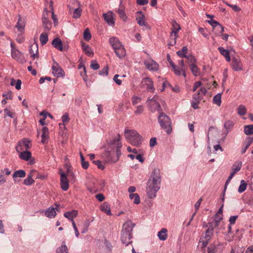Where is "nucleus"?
Listing matches in <instances>:
<instances>
[{"mask_svg":"<svg viewBox=\"0 0 253 253\" xmlns=\"http://www.w3.org/2000/svg\"><path fill=\"white\" fill-rule=\"evenodd\" d=\"M62 121L63 122V125H64L65 123H68L69 121V117L67 113H65L61 118Z\"/></svg>","mask_w":253,"mask_h":253,"instance_id":"59","label":"nucleus"},{"mask_svg":"<svg viewBox=\"0 0 253 253\" xmlns=\"http://www.w3.org/2000/svg\"><path fill=\"white\" fill-rule=\"evenodd\" d=\"M187 59V63L189 65V67L194 64H195L196 63V59L194 56L192 55H187L185 57Z\"/></svg>","mask_w":253,"mask_h":253,"instance_id":"41","label":"nucleus"},{"mask_svg":"<svg viewBox=\"0 0 253 253\" xmlns=\"http://www.w3.org/2000/svg\"><path fill=\"white\" fill-rule=\"evenodd\" d=\"M167 229L166 228H162L160 231L158 233V236L160 240L165 241L167 239Z\"/></svg>","mask_w":253,"mask_h":253,"instance_id":"34","label":"nucleus"},{"mask_svg":"<svg viewBox=\"0 0 253 253\" xmlns=\"http://www.w3.org/2000/svg\"><path fill=\"white\" fill-rule=\"evenodd\" d=\"M188 49L187 46H183L181 50L177 51V55L181 58H185L187 56L186 54L187 52Z\"/></svg>","mask_w":253,"mask_h":253,"instance_id":"39","label":"nucleus"},{"mask_svg":"<svg viewBox=\"0 0 253 253\" xmlns=\"http://www.w3.org/2000/svg\"><path fill=\"white\" fill-rule=\"evenodd\" d=\"M175 24L176 25V26L177 27V28L175 27V28H177L176 30L175 31H172L171 32V37H173V34H174V38H173V42L172 43H170L169 44V46H173V45H174L176 43V36H177V33L180 29V26L178 24H177L176 23H175Z\"/></svg>","mask_w":253,"mask_h":253,"instance_id":"36","label":"nucleus"},{"mask_svg":"<svg viewBox=\"0 0 253 253\" xmlns=\"http://www.w3.org/2000/svg\"><path fill=\"white\" fill-rule=\"evenodd\" d=\"M205 226L207 227L208 229L206 231L205 235L203 236V238L205 240L210 241L211 240V237L213 235V223H208Z\"/></svg>","mask_w":253,"mask_h":253,"instance_id":"11","label":"nucleus"},{"mask_svg":"<svg viewBox=\"0 0 253 253\" xmlns=\"http://www.w3.org/2000/svg\"><path fill=\"white\" fill-rule=\"evenodd\" d=\"M58 205L55 208L49 207L44 212L45 215L48 218H54L56 215V211H58Z\"/></svg>","mask_w":253,"mask_h":253,"instance_id":"15","label":"nucleus"},{"mask_svg":"<svg viewBox=\"0 0 253 253\" xmlns=\"http://www.w3.org/2000/svg\"><path fill=\"white\" fill-rule=\"evenodd\" d=\"M48 35L46 33H42L40 36V41L42 45L45 44L48 42Z\"/></svg>","mask_w":253,"mask_h":253,"instance_id":"37","label":"nucleus"},{"mask_svg":"<svg viewBox=\"0 0 253 253\" xmlns=\"http://www.w3.org/2000/svg\"><path fill=\"white\" fill-rule=\"evenodd\" d=\"M42 143H46L48 139V128L44 126L42 129Z\"/></svg>","mask_w":253,"mask_h":253,"instance_id":"27","label":"nucleus"},{"mask_svg":"<svg viewBox=\"0 0 253 253\" xmlns=\"http://www.w3.org/2000/svg\"><path fill=\"white\" fill-rule=\"evenodd\" d=\"M19 153V157L20 159L24 161H28L32 158V154L29 151L27 150H23L21 151Z\"/></svg>","mask_w":253,"mask_h":253,"instance_id":"24","label":"nucleus"},{"mask_svg":"<svg viewBox=\"0 0 253 253\" xmlns=\"http://www.w3.org/2000/svg\"><path fill=\"white\" fill-rule=\"evenodd\" d=\"M122 143H118L117 145V148L116 149V152L114 151H109L106 150L102 154V157L107 163H115L117 162L121 155L120 148L122 147Z\"/></svg>","mask_w":253,"mask_h":253,"instance_id":"3","label":"nucleus"},{"mask_svg":"<svg viewBox=\"0 0 253 253\" xmlns=\"http://www.w3.org/2000/svg\"><path fill=\"white\" fill-rule=\"evenodd\" d=\"M36 173H37V171L36 170H31L29 174L28 175L27 177L24 180L23 184L27 186H29L33 184L35 181L32 177Z\"/></svg>","mask_w":253,"mask_h":253,"instance_id":"19","label":"nucleus"},{"mask_svg":"<svg viewBox=\"0 0 253 253\" xmlns=\"http://www.w3.org/2000/svg\"><path fill=\"white\" fill-rule=\"evenodd\" d=\"M60 186L61 189L66 191L69 189V181L67 177V175L62 172L60 174Z\"/></svg>","mask_w":253,"mask_h":253,"instance_id":"14","label":"nucleus"},{"mask_svg":"<svg viewBox=\"0 0 253 253\" xmlns=\"http://www.w3.org/2000/svg\"><path fill=\"white\" fill-rule=\"evenodd\" d=\"M120 139L121 136L119 134H118L116 137H115L110 141L109 144L111 146L116 145V147H117L118 144L121 143V142H120ZM117 148H116V149Z\"/></svg>","mask_w":253,"mask_h":253,"instance_id":"43","label":"nucleus"},{"mask_svg":"<svg viewBox=\"0 0 253 253\" xmlns=\"http://www.w3.org/2000/svg\"><path fill=\"white\" fill-rule=\"evenodd\" d=\"M167 58L168 62H169V64L172 68L173 71L174 72L175 74L177 76H180L181 75V72L179 69H178V67L176 65L174 64L172 60L170 58V56L169 54H168L167 55Z\"/></svg>","mask_w":253,"mask_h":253,"instance_id":"23","label":"nucleus"},{"mask_svg":"<svg viewBox=\"0 0 253 253\" xmlns=\"http://www.w3.org/2000/svg\"><path fill=\"white\" fill-rule=\"evenodd\" d=\"M177 67L178 68V69H179L180 70V71L181 72V75L182 74V75L184 77H186V73H185V71L187 69V67L185 66V65H180V67Z\"/></svg>","mask_w":253,"mask_h":253,"instance_id":"55","label":"nucleus"},{"mask_svg":"<svg viewBox=\"0 0 253 253\" xmlns=\"http://www.w3.org/2000/svg\"><path fill=\"white\" fill-rule=\"evenodd\" d=\"M90 67L94 70H98L99 67H100V66L97 63V61L96 60H93L91 62V65H90Z\"/></svg>","mask_w":253,"mask_h":253,"instance_id":"56","label":"nucleus"},{"mask_svg":"<svg viewBox=\"0 0 253 253\" xmlns=\"http://www.w3.org/2000/svg\"><path fill=\"white\" fill-rule=\"evenodd\" d=\"M109 42L114 50L123 46L120 41L116 37L111 38Z\"/></svg>","mask_w":253,"mask_h":253,"instance_id":"22","label":"nucleus"},{"mask_svg":"<svg viewBox=\"0 0 253 253\" xmlns=\"http://www.w3.org/2000/svg\"><path fill=\"white\" fill-rule=\"evenodd\" d=\"M192 99L193 100L200 101L202 98L200 96V91H198L197 93L194 94Z\"/></svg>","mask_w":253,"mask_h":253,"instance_id":"62","label":"nucleus"},{"mask_svg":"<svg viewBox=\"0 0 253 253\" xmlns=\"http://www.w3.org/2000/svg\"><path fill=\"white\" fill-rule=\"evenodd\" d=\"M141 100V98L136 96H133L132 97V103L133 105H135L139 103Z\"/></svg>","mask_w":253,"mask_h":253,"instance_id":"57","label":"nucleus"},{"mask_svg":"<svg viewBox=\"0 0 253 253\" xmlns=\"http://www.w3.org/2000/svg\"><path fill=\"white\" fill-rule=\"evenodd\" d=\"M11 56L12 57L16 60L19 63L21 64H23L26 62V59L24 57L23 53H22L18 50H12L11 51Z\"/></svg>","mask_w":253,"mask_h":253,"instance_id":"12","label":"nucleus"},{"mask_svg":"<svg viewBox=\"0 0 253 253\" xmlns=\"http://www.w3.org/2000/svg\"><path fill=\"white\" fill-rule=\"evenodd\" d=\"M218 49L221 54L224 56L227 61L229 62L231 61V58L229 54V52L228 50L225 49L224 48L222 47H219L218 48Z\"/></svg>","mask_w":253,"mask_h":253,"instance_id":"29","label":"nucleus"},{"mask_svg":"<svg viewBox=\"0 0 253 253\" xmlns=\"http://www.w3.org/2000/svg\"><path fill=\"white\" fill-rule=\"evenodd\" d=\"M226 4L229 7H231L232 9L236 12H238L241 10V8L239 7H238L237 5H232L229 4L228 3H226Z\"/></svg>","mask_w":253,"mask_h":253,"instance_id":"61","label":"nucleus"},{"mask_svg":"<svg viewBox=\"0 0 253 253\" xmlns=\"http://www.w3.org/2000/svg\"><path fill=\"white\" fill-rule=\"evenodd\" d=\"M25 26V23L24 21H22L21 20V17L20 15H19V20L18 22L17 23L15 28H16L18 31L20 32H23L24 31Z\"/></svg>","mask_w":253,"mask_h":253,"instance_id":"31","label":"nucleus"},{"mask_svg":"<svg viewBox=\"0 0 253 253\" xmlns=\"http://www.w3.org/2000/svg\"><path fill=\"white\" fill-rule=\"evenodd\" d=\"M77 6L76 7H71V9L69 10L70 13H73V17L74 18H79L82 13V9L81 8V3L79 1H75L74 4Z\"/></svg>","mask_w":253,"mask_h":253,"instance_id":"10","label":"nucleus"},{"mask_svg":"<svg viewBox=\"0 0 253 253\" xmlns=\"http://www.w3.org/2000/svg\"><path fill=\"white\" fill-rule=\"evenodd\" d=\"M116 55L120 58H122L126 55V50L124 46L114 50Z\"/></svg>","mask_w":253,"mask_h":253,"instance_id":"28","label":"nucleus"},{"mask_svg":"<svg viewBox=\"0 0 253 253\" xmlns=\"http://www.w3.org/2000/svg\"><path fill=\"white\" fill-rule=\"evenodd\" d=\"M84 38L86 41H88L91 38V34L88 28L86 29L84 33Z\"/></svg>","mask_w":253,"mask_h":253,"instance_id":"51","label":"nucleus"},{"mask_svg":"<svg viewBox=\"0 0 253 253\" xmlns=\"http://www.w3.org/2000/svg\"><path fill=\"white\" fill-rule=\"evenodd\" d=\"M117 12L120 17V18L124 21H126L127 18V17L126 15V14L124 8L121 5H120L119 8H118Z\"/></svg>","mask_w":253,"mask_h":253,"instance_id":"32","label":"nucleus"},{"mask_svg":"<svg viewBox=\"0 0 253 253\" xmlns=\"http://www.w3.org/2000/svg\"><path fill=\"white\" fill-rule=\"evenodd\" d=\"M213 31L216 35H219L224 32V27L220 24L218 26L215 27L214 29H213Z\"/></svg>","mask_w":253,"mask_h":253,"instance_id":"48","label":"nucleus"},{"mask_svg":"<svg viewBox=\"0 0 253 253\" xmlns=\"http://www.w3.org/2000/svg\"><path fill=\"white\" fill-rule=\"evenodd\" d=\"M158 122L161 126L166 130L168 133L171 131V121L170 118L163 112H160L158 116Z\"/></svg>","mask_w":253,"mask_h":253,"instance_id":"5","label":"nucleus"},{"mask_svg":"<svg viewBox=\"0 0 253 253\" xmlns=\"http://www.w3.org/2000/svg\"><path fill=\"white\" fill-rule=\"evenodd\" d=\"M144 64L146 68L151 71H157L159 69V64L154 60L145 61Z\"/></svg>","mask_w":253,"mask_h":253,"instance_id":"17","label":"nucleus"},{"mask_svg":"<svg viewBox=\"0 0 253 253\" xmlns=\"http://www.w3.org/2000/svg\"><path fill=\"white\" fill-rule=\"evenodd\" d=\"M124 133L125 137L132 145L138 146L142 143V137L136 130L126 129Z\"/></svg>","mask_w":253,"mask_h":253,"instance_id":"4","label":"nucleus"},{"mask_svg":"<svg viewBox=\"0 0 253 253\" xmlns=\"http://www.w3.org/2000/svg\"><path fill=\"white\" fill-rule=\"evenodd\" d=\"M32 144L31 141L27 138H24L18 142L16 146V150L18 153H20L23 150H27L31 148Z\"/></svg>","mask_w":253,"mask_h":253,"instance_id":"6","label":"nucleus"},{"mask_svg":"<svg viewBox=\"0 0 253 253\" xmlns=\"http://www.w3.org/2000/svg\"><path fill=\"white\" fill-rule=\"evenodd\" d=\"M26 176V172L24 170H18L15 171L12 175L14 180L16 181V178L17 177L23 178Z\"/></svg>","mask_w":253,"mask_h":253,"instance_id":"33","label":"nucleus"},{"mask_svg":"<svg viewBox=\"0 0 253 253\" xmlns=\"http://www.w3.org/2000/svg\"><path fill=\"white\" fill-rule=\"evenodd\" d=\"M52 74L57 77H63L64 76V72L63 69L59 66L57 63L54 62L52 67Z\"/></svg>","mask_w":253,"mask_h":253,"instance_id":"13","label":"nucleus"},{"mask_svg":"<svg viewBox=\"0 0 253 253\" xmlns=\"http://www.w3.org/2000/svg\"><path fill=\"white\" fill-rule=\"evenodd\" d=\"M68 248L65 245V241L62 242V245L56 249V253H67Z\"/></svg>","mask_w":253,"mask_h":253,"instance_id":"38","label":"nucleus"},{"mask_svg":"<svg viewBox=\"0 0 253 253\" xmlns=\"http://www.w3.org/2000/svg\"><path fill=\"white\" fill-rule=\"evenodd\" d=\"M142 84L144 88H146L148 91L154 92L155 89L153 85V82L150 78H145L142 81Z\"/></svg>","mask_w":253,"mask_h":253,"instance_id":"9","label":"nucleus"},{"mask_svg":"<svg viewBox=\"0 0 253 253\" xmlns=\"http://www.w3.org/2000/svg\"><path fill=\"white\" fill-rule=\"evenodd\" d=\"M137 13L140 15V16H137L136 18V20L137 22V23L140 26H145L146 25V23L145 21V15L143 14V12L141 11H137Z\"/></svg>","mask_w":253,"mask_h":253,"instance_id":"25","label":"nucleus"},{"mask_svg":"<svg viewBox=\"0 0 253 253\" xmlns=\"http://www.w3.org/2000/svg\"><path fill=\"white\" fill-rule=\"evenodd\" d=\"M134 226L135 224L130 220L126 221L123 225L121 240L126 246L132 243V231Z\"/></svg>","mask_w":253,"mask_h":253,"instance_id":"2","label":"nucleus"},{"mask_svg":"<svg viewBox=\"0 0 253 253\" xmlns=\"http://www.w3.org/2000/svg\"><path fill=\"white\" fill-rule=\"evenodd\" d=\"M52 45L56 49L59 51H63L66 50L65 48H63V44L61 39L59 38H55L52 42Z\"/></svg>","mask_w":253,"mask_h":253,"instance_id":"20","label":"nucleus"},{"mask_svg":"<svg viewBox=\"0 0 253 253\" xmlns=\"http://www.w3.org/2000/svg\"><path fill=\"white\" fill-rule=\"evenodd\" d=\"M129 197L130 199H134V204L137 205L140 203V197L138 194H130Z\"/></svg>","mask_w":253,"mask_h":253,"instance_id":"47","label":"nucleus"},{"mask_svg":"<svg viewBox=\"0 0 253 253\" xmlns=\"http://www.w3.org/2000/svg\"><path fill=\"white\" fill-rule=\"evenodd\" d=\"M217 248L216 245L214 244H211L208 248V253H215L216 252Z\"/></svg>","mask_w":253,"mask_h":253,"instance_id":"52","label":"nucleus"},{"mask_svg":"<svg viewBox=\"0 0 253 253\" xmlns=\"http://www.w3.org/2000/svg\"><path fill=\"white\" fill-rule=\"evenodd\" d=\"M244 133L246 135H251L253 134V125H246L244 126Z\"/></svg>","mask_w":253,"mask_h":253,"instance_id":"40","label":"nucleus"},{"mask_svg":"<svg viewBox=\"0 0 253 253\" xmlns=\"http://www.w3.org/2000/svg\"><path fill=\"white\" fill-rule=\"evenodd\" d=\"M147 102L149 103V109L152 112H155L156 111H158L159 113L162 112V108L160 103L157 102L155 97H154L152 99H148Z\"/></svg>","mask_w":253,"mask_h":253,"instance_id":"7","label":"nucleus"},{"mask_svg":"<svg viewBox=\"0 0 253 253\" xmlns=\"http://www.w3.org/2000/svg\"><path fill=\"white\" fill-rule=\"evenodd\" d=\"M143 111V107L142 105H140L137 107L136 110L134 111L135 114H140Z\"/></svg>","mask_w":253,"mask_h":253,"instance_id":"63","label":"nucleus"},{"mask_svg":"<svg viewBox=\"0 0 253 253\" xmlns=\"http://www.w3.org/2000/svg\"><path fill=\"white\" fill-rule=\"evenodd\" d=\"M43 29L45 31H49L51 28V23L48 18H42Z\"/></svg>","mask_w":253,"mask_h":253,"instance_id":"30","label":"nucleus"},{"mask_svg":"<svg viewBox=\"0 0 253 253\" xmlns=\"http://www.w3.org/2000/svg\"><path fill=\"white\" fill-rule=\"evenodd\" d=\"M93 163L97 166V168L101 169H104L105 167L102 164L100 160L93 161Z\"/></svg>","mask_w":253,"mask_h":253,"instance_id":"58","label":"nucleus"},{"mask_svg":"<svg viewBox=\"0 0 253 253\" xmlns=\"http://www.w3.org/2000/svg\"><path fill=\"white\" fill-rule=\"evenodd\" d=\"M242 165V163L241 162H237L235 163L232 167V171L237 173L241 169Z\"/></svg>","mask_w":253,"mask_h":253,"instance_id":"44","label":"nucleus"},{"mask_svg":"<svg viewBox=\"0 0 253 253\" xmlns=\"http://www.w3.org/2000/svg\"><path fill=\"white\" fill-rule=\"evenodd\" d=\"M234 125V123L232 121L228 120L225 122L224 124V127L226 129L227 133L232 128Z\"/></svg>","mask_w":253,"mask_h":253,"instance_id":"42","label":"nucleus"},{"mask_svg":"<svg viewBox=\"0 0 253 253\" xmlns=\"http://www.w3.org/2000/svg\"><path fill=\"white\" fill-rule=\"evenodd\" d=\"M247 188V184L245 180H242L240 182V185L238 188V192L239 193H242L245 191Z\"/></svg>","mask_w":253,"mask_h":253,"instance_id":"49","label":"nucleus"},{"mask_svg":"<svg viewBox=\"0 0 253 253\" xmlns=\"http://www.w3.org/2000/svg\"><path fill=\"white\" fill-rule=\"evenodd\" d=\"M81 45L82 50L86 55L89 57H92L93 56V51L92 50L91 47L88 45L85 44L84 42H82Z\"/></svg>","mask_w":253,"mask_h":253,"instance_id":"21","label":"nucleus"},{"mask_svg":"<svg viewBox=\"0 0 253 253\" xmlns=\"http://www.w3.org/2000/svg\"><path fill=\"white\" fill-rule=\"evenodd\" d=\"M208 22L211 25V26L212 27L213 29H214L215 27L218 26L219 25H220L219 23L217 21L211 19V20L208 21Z\"/></svg>","mask_w":253,"mask_h":253,"instance_id":"60","label":"nucleus"},{"mask_svg":"<svg viewBox=\"0 0 253 253\" xmlns=\"http://www.w3.org/2000/svg\"><path fill=\"white\" fill-rule=\"evenodd\" d=\"M105 21L111 26L115 25V21L112 12H109L107 13H104L103 15Z\"/></svg>","mask_w":253,"mask_h":253,"instance_id":"18","label":"nucleus"},{"mask_svg":"<svg viewBox=\"0 0 253 253\" xmlns=\"http://www.w3.org/2000/svg\"><path fill=\"white\" fill-rule=\"evenodd\" d=\"M190 70H191L192 74L195 76H198L200 75V70L198 68V67L196 64H194L192 66H190Z\"/></svg>","mask_w":253,"mask_h":253,"instance_id":"45","label":"nucleus"},{"mask_svg":"<svg viewBox=\"0 0 253 253\" xmlns=\"http://www.w3.org/2000/svg\"><path fill=\"white\" fill-rule=\"evenodd\" d=\"M231 66L233 70L235 71L243 70V64L239 57H232Z\"/></svg>","mask_w":253,"mask_h":253,"instance_id":"8","label":"nucleus"},{"mask_svg":"<svg viewBox=\"0 0 253 253\" xmlns=\"http://www.w3.org/2000/svg\"><path fill=\"white\" fill-rule=\"evenodd\" d=\"M247 110L246 107L243 105H240L238 108V113L241 116L245 115L246 113Z\"/></svg>","mask_w":253,"mask_h":253,"instance_id":"50","label":"nucleus"},{"mask_svg":"<svg viewBox=\"0 0 253 253\" xmlns=\"http://www.w3.org/2000/svg\"><path fill=\"white\" fill-rule=\"evenodd\" d=\"M221 93H219L215 95L213 98V102L217 106H220L221 103Z\"/></svg>","mask_w":253,"mask_h":253,"instance_id":"46","label":"nucleus"},{"mask_svg":"<svg viewBox=\"0 0 253 253\" xmlns=\"http://www.w3.org/2000/svg\"><path fill=\"white\" fill-rule=\"evenodd\" d=\"M161 180L160 169H154L147 183L146 192L149 198L156 197L157 192L160 188Z\"/></svg>","mask_w":253,"mask_h":253,"instance_id":"1","label":"nucleus"},{"mask_svg":"<svg viewBox=\"0 0 253 253\" xmlns=\"http://www.w3.org/2000/svg\"><path fill=\"white\" fill-rule=\"evenodd\" d=\"M101 211L106 213L107 215H111V210L108 203H104L100 207Z\"/></svg>","mask_w":253,"mask_h":253,"instance_id":"35","label":"nucleus"},{"mask_svg":"<svg viewBox=\"0 0 253 253\" xmlns=\"http://www.w3.org/2000/svg\"><path fill=\"white\" fill-rule=\"evenodd\" d=\"M108 69L109 68L107 66L104 67L103 68L99 71V75L101 76H107L108 75Z\"/></svg>","mask_w":253,"mask_h":253,"instance_id":"53","label":"nucleus"},{"mask_svg":"<svg viewBox=\"0 0 253 253\" xmlns=\"http://www.w3.org/2000/svg\"><path fill=\"white\" fill-rule=\"evenodd\" d=\"M29 52L31 57L33 59L39 58L38 45L37 43H34L30 46Z\"/></svg>","mask_w":253,"mask_h":253,"instance_id":"16","label":"nucleus"},{"mask_svg":"<svg viewBox=\"0 0 253 253\" xmlns=\"http://www.w3.org/2000/svg\"><path fill=\"white\" fill-rule=\"evenodd\" d=\"M202 83L200 81L196 82L194 83L192 91L195 92L197 89L202 85Z\"/></svg>","mask_w":253,"mask_h":253,"instance_id":"64","label":"nucleus"},{"mask_svg":"<svg viewBox=\"0 0 253 253\" xmlns=\"http://www.w3.org/2000/svg\"><path fill=\"white\" fill-rule=\"evenodd\" d=\"M78 211L77 210H73L70 211L65 212L64 216L71 221H73L74 218L77 216Z\"/></svg>","mask_w":253,"mask_h":253,"instance_id":"26","label":"nucleus"},{"mask_svg":"<svg viewBox=\"0 0 253 253\" xmlns=\"http://www.w3.org/2000/svg\"><path fill=\"white\" fill-rule=\"evenodd\" d=\"M240 247L237 245H234L232 247L230 253H243V250H241L240 252L238 251Z\"/></svg>","mask_w":253,"mask_h":253,"instance_id":"54","label":"nucleus"}]
</instances>
